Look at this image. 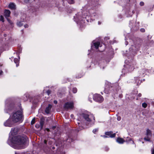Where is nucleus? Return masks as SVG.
Listing matches in <instances>:
<instances>
[{"label": "nucleus", "instance_id": "nucleus-35", "mask_svg": "<svg viewBox=\"0 0 154 154\" xmlns=\"http://www.w3.org/2000/svg\"><path fill=\"white\" fill-rule=\"evenodd\" d=\"M2 71H0V75L2 74Z\"/></svg>", "mask_w": 154, "mask_h": 154}, {"label": "nucleus", "instance_id": "nucleus-5", "mask_svg": "<svg viewBox=\"0 0 154 154\" xmlns=\"http://www.w3.org/2000/svg\"><path fill=\"white\" fill-rule=\"evenodd\" d=\"M94 99L97 102L101 103L103 100V97L99 94H96L94 95L93 97Z\"/></svg>", "mask_w": 154, "mask_h": 154}, {"label": "nucleus", "instance_id": "nucleus-33", "mask_svg": "<svg viewBox=\"0 0 154 154\" xmlns=\"http://www.w3.org/2000/svg\"><path fill=\"white\" fill-rule=\"evenodd\" d=\"M139 97H140L141 96V94H139L138 95Z\"/></svg>", "mask_w": 154, "mask_h": 154}, {"label": "nucleus", "instance_id": "nucleus-50", "mask_svg": "<svg viewBox=\"0 0 154 154\" xmlns=\"http://www.w3.org/2000/svg\"><path fill=\"white\" fill-rule=\"evenodd\" d=\"M53 149H54V147H53Z\"/></svg>", "mask_w": 154, "mask_h": 154}, {"label": "nucleus", "instance_id": "nucleus-37", "mask_svg": "<svg viewBox=\"0 0 154 154\" xmlns=\"http://www.w3.org/2000/svg\"><path fill=\"white\" fill-rule=\"evenodd\" d=\"M101 24V23L100 22H98V24Z\"/></svg>", "mask_w": 154, "mask_h": 154}, {"label": "nucleus", "instance_id": "nucleus-10", "mask_svg": "<svg viewBox=\"0 0 154 154\" xmlns=\"http://www.w3.org/2000/svg\"><path fill=\"white\" fill-rule=\"evenodd\" d=\"M5 15L6 17H9L11 14L10 11L8 10H5L4 12Z\"/></svg>", "mask_w": 154, "mask_h": 154}, {"label": "nucleus", "instance_id": "nucleus-8", "mask_svg": "<svg viewBox=\"0 0 154 154\" xmlns=\"http://www.w3.org/2000/svg\"><path fill=\"white\" fill-rule=\"evenodd\" d=\"M105 135L109 136L111 138L114 137L116 136V134H113L112 131L106 132L105 133Z\"/></svg>", "mask_w": 154, "mask_h": 154}, {"label": "nucleus", "instance_id": "nucleus-21", "mask_svg": "<svg viewBox=\"0 0 154 154\" xmlns=\"http://www.w3.org/2000/svg\"><path fill=\"white\" fill-rule=\"evenodd\" d=\"M98 128L94 129L93 130V132L95 134L98 131Z\"/></svg>", "mask_w": 154, "mask_h": 154}, {"label": "nucleus", "instance_id": "nucleus-11", "mask_svg": "<svg viewBox=\"0 0 154 154\" xmlns=\"http://www.w3.org/2000/svg\"><path fill=\"white\" fill-rule=\"evenodd\" d=\"M51 107L52 106L51 105L49 104L48 106L46 108L45 110V112L46 113H49Z\"/></svg>", "mask_w": 154, "mask_h": 154}, {"label": "nucleus", "instance_id": "nucleus-4", "mask_svg": "<svg viewBox=\"0 0 154 154\" xmlns=\"http://www.w3.org/2000/svg\"><path fill=\"white\" fill-rule=\"evenodd\" d=\"M74 107V103L72 101L66 103L63 107L65 109H72Z\"/></svg>", "mask_w": 154, "mask_h": 154}, {"label": "nucleus", "instance_id": "nucleus-48", "mask_svg": "<svg viewBox=\"0 0 154 154\" xmlns=\"http://www.w3.org/2000/svg\"><path fill=\"white\" fill-rule=\"evenodd\" d=\"M8 21H9V20L8 19Z\"/></svg>", "mask_w": 154, "mask_h": 154}, {"label": "nucleus", "instance_id": "nucleus-41", "mask_svg": "<svg viewBox=\"0 0 154 154\" xmlns=\"http://www.w3.org/2000/svg\"><path fill=\"white\" fill-rule=\"evenodd\" d=\"M12 130H17V129L13 128V129H12Z\"/></svg>", "mask_w": 154, "mask_h": 154}, {"label": "nucleus", "instance_id": "nucleus-18", "mask_svg": "<svg viewBox=\"0 0 154 154\" xmlns=\"http://www.w3.org/2000/svg\"><path fill=\"white\" fill-rule=\"evenodd\" d=\"M67 1L70 4H72L74 3V0H67Z\"/></svg>", "mask_w": 154, "mask_h": 154}, {"label": "nucleus", "instance_id": "nucleus-47", "mask_svg": "<svg viewBox=\"0 0 154 154\" xmlns=\"http://www.w3.org/2000/svg\"><path fill=\"white\" fill-rule=\"evenodd\" d=\"M35 126H36V127L37 128V127L36 125H35Z\"/></svg>", "mask_w": 154, "mask_h": 154}, {"label": "nucleus", "instance_id": "nucleus-9", "mask_svg": "<svg viewBox=\"0 0 154 154\" xmlns=\"http://www.w3.org/2000/svg\"><path fill=\"white\" fill-rule=\"evenodd\" d=\"M116 141L120 144H123L125 141L124 139L120 137H118L116 139Z\"/></svg>", "mask_w": 154, "mask_h": 154}, {"label": "nucleus", "instance_id": "nucleus-17", "mask_svg": "<svg viewBox=\"0 0 154 154\" xmlns=\"http://www.w3.org/2000/svg\"><path fill=\"white\" fill-rule=\"evenodd\" d=\"M23 24L22 22H19L17 23V25L19 27H20V26H22Z\"/></svg>", "mask_w": 154, "mask_h": 154}, {"label": "nucleus", "instance_id": "nucleus-39", "mask_svg": "<svg viewBox=\"0 0 154 154\" xmlns=\"http://www.w3.org/2000/svg\"><path fill=\"white\" fill-rule=\"evenodd\" d=\"M71 117H72L73 116V115H71Z\"/></svg>", "mask_w": 154, "mask_h": 154}, {"label": "nucleus", "instance_id": "nucleus-3", "mask_svg": "<svg viewBox=\"0 0 154 154\" xmlns=\"http://www.w3.org/2000/svg\"><path fill=\"white\" fill-rule=\"evenodd\" d=\"M22 115L20 111L13 113L10 116V119L14 122H22Z\"/></svg>", "mask_w": 154, "mask_h": 154}, {"label": "nucleus", "instance_id": "nucleus-25", "mask_svg": "<svg viewBox=\"0 0 154 154\" xmlns=\"http://www.w3.org/2000/svg\"><path fill=\"white\" fill-rule=\"evenodd\" d=\"M144 3L143 2H140V5L141 6H143L144 5Z\"/></svg>", "mask_w": 154, "mask_h": 154}, {"label": "nucleus", "instance_id": "nucleus-6", "mask_svg": "<svg viewBox=\"0 0 154 154\" xmlns=\"http://www.w3.org/2000/svg\"><path fill=\"white\" fill-rule=\"evenodd\" d=\"M146 131V136L144 138V139L146 141H150V138L149 137V136H151L152 135L151 131L149 129H147Z\"/></svg>", "mask_w": 154, "mask_h": 154}, {"label": "nucleus", "instance_id": "nucleus-13", "mask_svg": "<svg viewBox=\"0 0 154 154\" xmlns=\"http://www.w3.org/2000/svg\"><path fill=\"white\" fill-rule=\"evenodd\" d=\"M94 45L96 49L98 48V47L100 45L99 42H95L94 43Z\"/></svg>", "mask_w": 154, "mask_h": 154}, {"label": "nucleus", "instance_id": "nucleus-26", "mask_svg": "<svg viewBox=\"0 0 154 154\" xmlns=\"http://www.w3.org/2000/svg\"><path fill=\"white\" fill-rule=\"evenodd\" d=\"M140 31L142 32H144L145 31V29L143 28H141L140 29Z\"/></svg>", "mask_w": 154, "mask_h": 154}, {"label": "nucleus", "instance_id": "nucleus-40", "mask_svg": "<svg viewBox=\"0 0 154 154\" xmlns=\"http://www.w3.org/2000/svg\"><path fill=\"white\" fill-rule=\"evenodd\" d=\"M103 137L105 138L106 137H107L106 136H103Z\"/></svg>", "mask_w": 154, "mask_h": 154}, {"label": "nucleus", "instance_id": "nucleus-16", "mask_svg": "<svg viewBox=\"0 0 154 154\" xmlns=\"http://www.w3.org/2000/svg\"><path fill=\"white\" fill-rule=\"evenodd\" d=\"M147 104L145 102L143 103L142 104V106L144 108H146L147 107Z\"/></svg>", "mask_w": 154, "mask_h": 154}, {"label": "nucleus", "instance_id": "nucleus-15", "mask_svg": "<svg viewBox=\"0 0 154 154\" xmlns=\"http://www.w3.org/2000/svg\"><path fill=\"white\" fill-rule=\"evenodd\" d=\"M134 66H131L129 67L128 69L129 71V72H131L134 70Z\"/></svg>", "mask_w": 154, "mask_h": 154}, {"label": "nucleus", "instance_id": "nucleus-28", "mask_svg": "<svg viewBox=\"0 0 154 154\" xmlns=\"http://www.w3.org/2000/svg\"><path fill=\"white\" fill-rule=\"evenodd\" d=\"M121 119V117L120 116H118L117 118V120H118V121H120V120Z\"/></svg>", "mask_w": 154, "mask_h": 154}, {"label": "nucleus", "instance_id": "nucleus-7", "mask_svg": "<svg viewBox=\"0 0 154 154\" xmlns=\"http://www.w3.org/2000/svg\"><path fill=\"white\" fill-rule=\"evenodd\" d=\"M11 119L10 118L5 123L4 125L5 126H8L11 127L12 126L14 122L11 120Z\"/></svg>", "mask_w": 154, "mask_h": 154}, {"label": "nucleus", "instance_id": "nucleus-22", "mask_svg": "<svg viewBox=\"0 0 154 154\" xmlns=\"http://www.w3.org/2000/svg\"><path fill=\"white\" fill-rule=\"evenodd\" d=\"M77 91V89L76 88H73V92L74 93H76Z\"/></svg>", "mask_w": 154, "mask_h": 154}, {"label": "nucleus", "instance_id": "nucleus-19", "mask_svg": "<svg viewBox=\"0 0 154 154\" xmlns=\"http://www.w3.org/2000/svg\"><path fill=\"white\" fill-rule=\"evenodd\" d=\"M134 79L135 80V82L136 83H138L139 82V78L138 77H135L134 78Z\"/></svg>", "mask_w": 154, "mask_h": 154}, {"label": "nucleus", "instance_id": "nucleus-1", "mask_svg": "<svg viewBox=\"0 0 154 154\" xmlns=\"http://www.w3.org/2000/svg\"><path fill=\"white\" fill-rule=\"evenodd\" d=\"M27 140V137L25 136L14 137L11 140L13 147L17 149L24 148L26 146Z\"/></svg>", "mask_w": 154, "mask_h": 154}, {"label": "nucleus", "instance_id": "nucleus-2", "mask_svg": "<svg viewBox=\"0 0 154 154\" xmlns=\"http://www.w3.org/2000/svg\"><path fill=\"white\" fill-rule=\"evenodd\" d=\"M81 116L83 117L87 122L90 125L94 124L95 122V118L93 115L88 112L82 113Z\"/></svg>", "mask_w": 154, "mask_h": 154}, {"label": "nucleus", "instance_id": "nucleus-23", "mask_svg": "<svg viewBox=\"0 0 154 154\" xmlns=\"http://www.w3.org/2000/svg\"><path fill=\"white\" fill-rule=\"evenodd\" d=\"M35 119H33L31 122V124L32 125L35 122Z\"/></svg>", "mask_w": 154, "mask_h": 154}, {"label": "nucleus", "instance_id": "nucleus-32", "mask_svg": "<svg viewBox=\"0 0 154 154\" xmlns=\"http://www.w3.org/2000/svg\"><path fill=\"white\" fill-rule=\"evenodd\" d=\"M24 27L25 28L27 27H28V25L27 24L25 25L24 26Z\"/></svg>", "mask_w": 154, "mask_h": 154}, {"label": "nucleus", "instance_id": "nucleus-44", "mask_svg": "<svg viewBox=\"0 0 154 154\" xmlns=\"http://www.w3.org/2000/svg\"><path fill=\"white\" fill-rule=\"evenodd\" d=\"M105 92L106 93V90H105Z\"/></svg>", "mask_w": 154, "mask_h": 154}, {"label": "nucleus", "instance_id": "nucleus-34", "mask_svg": "<svg viewBox=\"0 0 154 154\" xmlns=\"http://www.w3.org/2000/svg\"><path fill=\"white\" fill-rule=\"evenodd\" d=\"M44 142L46 144V143H47V141L46 140H45Z\"/></svg>", "mask_w": 154, "mask_h": 154}, {"label": "nucleus", "instance_id": "nucleus-12", "mask_svg": "<svg viewBox=\"0 0 154 154\" xmlns=\"http://www.w3.org/2000/svg\"><path fill=\"white\" fill-rule=\"evenodd\" d=\"M9 8L12 9H15V5L14 3H10L8 6Z\"/></svg>", "mask_w": 154, "mask_h": 154}, {"label": "nucleus", "instance_id": "nucleus-46", "mask_svg": "<svg viewBox=\"0 0 154 154\" xmlns=\"http://www.w3.org/2000/svg\"><path fill=\"white\" fill-rule=\"evenodd\" d=\"M78 124L79 125V123L78 122Z\"/></svg>", "mask_w": 154, "mask_h": 154}, {"label": "nucleus", "instance_id": "nucleus-14", "mask_svg": "<svg viewBox=\"0 0 154 154\" xmlns=\"http://www.w3.org/2000/svg\"><path fill=\"white\" fill-rule=\"evenodd\" d=\"M14 63H16V66H18V62H19V60L17 58H15L14 59Z\"/></svg>", "mask_w": 154, "mask_h": 154}, {"label": "nucleus", "instance_id": "nucleus-38", "mask_svg": "<svg viewBox=\"0 0 154 154\" xmlns=\"http://www.w3.org/2000/svg\"><path fill=\"white\" fill-rule=\"evenodd\" d=\"M91 100L90 99H89V100L91 102Z\"/></svg>", "mask_w": 154, "mask_h": 154}, {"label": "nucleus", "instance_id": "nucleus-42", "mask_svg": "<svg viewBox=\"0 0 154 154\" xmlns=\"http://www.w3.org/2000/svg\"><path fill=\"white\" fill-rule=\"evenodd\" d=\"M29 0H25V1L26 2V1H28Z\"/></svg>", "mask_w": 154, "mask_h": 154}, {"label": "nucleus", "instance_id": "nucleus-20", "mask_svg": "<svg viewBox=\"0 0 154 154\" xmlns=\"http://www.w3.org/2000/svg\"><path fill=\"white\" fill-rule=\"evenodd\" d=\"M0 20L2 21V22L4 21V18L2 16H1L0 17Z\"/></svg>", "mask_w": 154, "mask_h": 154}, {"label": "nucleus", "instance_id": "nucleus-45", "mask_svg": "<svg viewBox=\"0 0 154 154\" xmlns=\"http://www.w3.org/2000/svg\"><path fill=\"white\" fill-rule=\"evenodd\" d=\"M28 97H26V98H27V99H28Z\"/></svg>", "mask_w": 154, "mask_h": 154}, {"label": "nucleus", "instance_id": "nucleus-31", "mask_svg": "<svg viewBox=\"0 0 154 154\" xmlns=\"http://www.w3.org/2000/svg\"><path fill=\"white\" fill-rule=\"evenodd\" d=\"M131 139L130 138H128V140H126V141L127 142V141H131Z\"/></svg>", "mask_w": 154, "mask_h": 154}, {"label": "nucleus", "instance_id": "nucleus-24", "mask_svg": "<svg viewBox=\"0 0 154 154\" xmlns=\"http://www.w3.org/2000/svg\"><path fill=\"white\" fill-rule=\"evenodd\" d=\"M40 125H41V128H42L43 126V124H44V123H43V121H41L40 122Z\"/></svg>", "mask_w": 154, "mask_h": 154}, {"label": "nucleus", "instance_id": "nucleus-30", "mask_svg": "<svg viewBox=\"0 0 154 154\" xmlns=\"http://www.w3.org/2000/svg\"><path fill=\"white\" fill-rule=\"evenodd\" d=\"M54 104H57V100H55L54 101Z\"/></svg>", "mask_w": 154, "mask_h": 154}, {"label": "nucleus", "instance_id": "nucleus-49", "mask_svg": "<svg viewBox=\"0 0 154 154\" xmlns=\"http://www.w3.org/2000/svg\"><path fill=\"white\" fill-rule=\"evenodd\" d=\"M80 129L81 130V129H82V128H80Z\"/></svg>", "mask_w": 154, "mask_h": 154}, {"label": "nucleus", "instance_id": "nucleus-29", "mask_svg": "<svg viewBox=\"0 0 154 154\" xmlns=\"http://www.w3.org/2000/svg\"><path fill=\"white\" fill-rule=\"evenodd\" d=\"M47 93L48 94V95L50 94V91L49 90H48L47 91Z\"/></svg>", "mask_w": 154, "mask_h": 154}, {"label": "nucleus", "instance_id": "nucleus-36", "mask_svg": "<svg viewBox=\"0 0 154 154\" xmlns=\"http://www.w3.org/2000/svg\"><path fill=\"white\" fill-rule=\"evenodd\" d=\"M46 130H47V131H49V130L48 128H46Z\"/></svg>", "mask_w": 154, "mask_h": 154}, {"label": "nucleus", "instance_id": "nucleus-27", "mask_svg": "<svg viewBox=\"0 0 154 154\" xmlns=\"http://www.w3.org/2000/svg\"><path fill=\"white\" fill-rule=\"evenodd\" d=\"M151 151L152 152L151 154H154V149H151Z\"/></svg>", "mask_w": 154, "mask_h": 154}, {"label": "nucleus", "instance_id": "nucleus-43", "mask_svg": "<svg viewBox=\"0 0 154 154\" xmlns=\"http://www.w3.org/2000/svg\"><path fill=\"white\" fill-rule=\"evenodd\" d=\"M21 31H22V32L23 33V30H21Z\"/></svg>", "mask_w": 154, "mask_h": 154}]
</instances>
